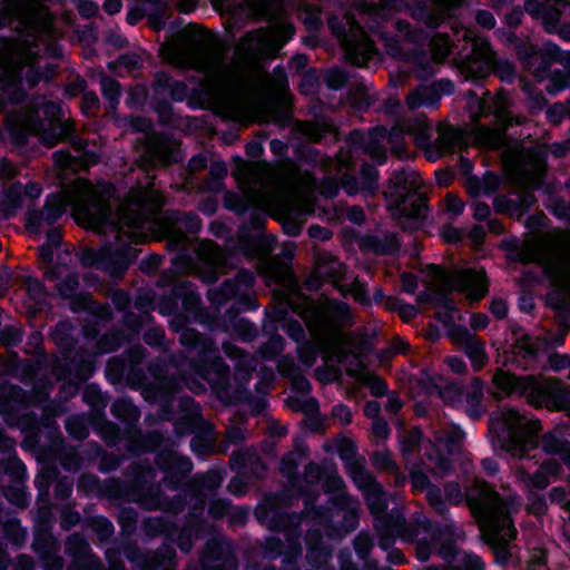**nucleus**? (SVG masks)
Listing matches in <instances>:
<instances>
[{"mask_svg":"<svg viewBox=\"0 0 570 570\" xmlns=\"http://www.w3.org/2000/svg\"><path fill=\"white\" fill-rule=\"evenodd\" d=\"M472 513L480 522L485 540L497 548V559L505 560L504 546L514 538L515 530L509 518L511 509L485 483L466 494Z\"/></svg>","mask_w":570,"mask_h":570,"instance_id":"f257e3e1","label":"nucleus"},{"mask_svg":"<svg viewBox=\"0 0 570 570\" xmlns=\"http://www.w3.org/2000/svg\"><path fill=\"white\" fill-rule=\"evenodd\" d=\"M426 272L432 277V285L462 291L471 301H479L487 293L488 286L483 269H462L449 273L431 265Z\"/></svg>","mask_w":570,"mask_h":570,"instance_id":"f03ea898","label":"nucleus"},{"mask_svg":"<svg viewBox=\"0 0 570 570\" xmlns=\"http://www.w3.org/2000/svg\"><path fill=\"white\" fill-rule=\"evenodd\" d=\"M500 419L511 435L507 450L515 456H522L528 449L533 446L531 438L539 430V423L528 420L511 409L503 410L500 413Z\"/></svg>","mask_w":570,"mask_h":570,"instance_id":"7ed1b4c3","label":"nucleus"},{"mask_svg":"<svg viewBox=\"0 0 570 570\" xmlns=\"http://www.w3.org/2000/svg\"><path fill=\"white\" fill-rule=\"evenodd\" d=\"M289 23H281L267 31L248 35L240 45V50L254 56L274 55L293 35Z\"/></svg>","mask_w":570,"mask_h":570,"instance_id":"20e7f679","label":"nucleus"},{"mask_svg":"<svg viewBox=\"0 0 570 570\" xmlns=\"http://www.w3.org/2000/svg\"><path fill=\"white\" fill-rule=\"evenodd\" d=\"M330 24L345 48L347 59L357 66L364 65L373 55V43L367 38L362 28L354 21L347 19L348 32L341 30L335 26V19L330 20Z\"/></svg>","mask_w":570,"mask_h":570,"instance_id":"39448f33","label":"nucleus"},{"mask_svg":"<svg viewBox=\"0 0 570 570\" xmlns=\"http://www.w3.org/2000/svg\"><path fill=\"white\" fill-rule=\"evenodd\" d=\"M184 31L191 36V41L195 45L194 53L187 65L198 70L217 72L220 69V56L209 47L200 30L196 26H188Z\"/></svg>","mask_w":570,"mask_h":570,"instance_id":"423d86ee","label":"nucleus"},{"mask_svg":"<svg viewBox=\"0 0 570 570\" xmlns=\"http://www.w3.org/2000/svg\"><path fill=\"white\" fill-rule=\"evenodd\" d=\"M148 202H150L149 191L141 189L135 190L129 195L128 200L119 210L118 228H127L125 233L130 238L138 237L136 229L142 224L141 209Z\"/></svg>","mask_w":570,"mask_h":570,"instance_id":"0eeeda50","label":"nucleus"},{"mask_svg":"<svg viewBox=\"0 0 570 570\" xmlns=\"http://www.w3.org/2000/svg\"><path fill=\"white\" fill-rule=\"evenodd\" d=\"M547 275L561 286L570 284V254L553 250L541 258Z\"/></svg>","mask_w":570,"mask_h":570,"instance_id":"6e6552de","label":"nucleus"},{"mask_svg":"<svg viewBox=\"0 0 570 570\" xmlns=\"http://www.w3.org/2000/svg\"><path fill=\"white\" fill-rule=\"evenodd\" d=\"M451 338L464 350L475 370H480L485 364L487 355L483 344L473 340L466 330H454Z\"/></svg>","mask_w":570,"mask_h":570,"instance_id":"1a4fd4ad","label":"nucleus"},{"mask_svg":"<svg viewBox=\"0 0 570 570\" xmlns=\"http://www.w3.org/2000/svg\"><path fill=\"white\" fill-rule=\"evenodd\" d=\"M540 390L543 397L542 403L548 406L560 405L568 394L566 384L556 379H548L543 381Z\"/></svg>","mask_w":570,"mask_h":570,"instance_id":"9d476101","label":"nucleus"},{"mask_svg":"<svg viewBox=\"0 0 570 570\" xmlns=\"http://www.w3.org/2000/svg\"><path fill=\"white\" fill-rule=\"evenodd\" d=\"M31 130L32 132L39 135L43 144L51 147L66 138L71 129L69 124L50 121L48 129L32 128Z\"/></svg>","mask_w":570,"mask_h":570,"instance_id":"9b49d317","label":"nucleus"},{"mask_svg":"<svg viewBox=\"0 0 570 570\" xmlns=\"http://www.w3.org/2000/svg\"><path fill=\"white\" fill-rule=\"evenodd\" d=\"M66 200L62 196L52 197L47 206L45 212L31 214L28 219V226L41 224L42 219L53 220L57 219L65 212Z\"/></svg>","mask_w":570,"mask_h":570,"instance_id":"f8f14e48","label":"nucleus"},{"mask_svg":"<svg viewBox=\"0 0 570 570\" xmlns=\"http://www.w3.org/2000/svg\"><path fill=\"white\" fill-rule=\"evenodd\" d=\"M391 183L395 186V194L403 197L404 191L416 189L419 187L417 175L415 173L402 171L396 174Z\"/></svg>","mask_w":570,"mask_h":570,"instance_id":"ddd939ff","label":"nucleus"},{"mask_svg":"<svg viewBox=\"0 0 570 570\" xmlns=\"http://www.w3.org/2000/svg\"><path fill=\"white\" fill-rule=\"evenodd\" d=\"M558 470L559 466L557 463L548 462L532 478H529V480L527 481V485L543 489L549 484L547 474H556Z\"/></svg>","mask_w":570,"mask_h":570,"instance_id":"4468645a","label":"nucleus"},{"mask_svg":"<svg viewBox=\"0 0 570 570\" xmlns=\"http://www.w3.org/2000/svg\"><path fill=\"white\" fill-rule=\"evenodd\" d=\"M76 194L80 202L87 204H94L98 200V190L90 183L85 180H78L76 183Z\"/></svg>","mask_w":570,"mask_h":570,"instance_id":"2eb2a0df","label":"nucleus"},{"mask_svg":"<svg viewBox=\"0 0 570 570\" xmlns=\"http://www.w3.org/2000/svg\"><path fill=\"white\" fill-rule=\"evenodd\" d=\"M430 95H431V89L426 88V87H422L407 96L406 104H407L409 108H411V109H415V108L425 106V105L430 104Z\"/></svg>","mask_w":570,"mask_h":570,"instance_id":"dca6fc26","label":"nucleus"},{"mask_svg":"<svg viewBox=\"0 0 570 570\" xmlns=\"http://www.w3.org/2000/svg\"><path fill=\"white\" fill-rule=\"evenodd\" d=\"M473 384H474V392L468 396L466 401H468L469 405L471 406V409L469 410L470 415L473 417H478L480 415L481 411L474 410V407H478L481 404L482 384L478 380H475L473 382Z\"/></svg>","mask_w":570,"mask_h":570,"instance_id":"f3484780","label":"nucleus"},{"mask_svg":"<svg viewBox=\"0 0 570 570\" xmlns=\"http://www.w3.org/2000/svg\"><path fill=\"white\" fill-rule=\"evenodd\" d=\"M101 89L104 95L110 100L111 107H115L119 97V85L110 78L101 80Z\"/></svg>","mask_w":570,"mask_h":570,"instance_id":"a211bd4d","label":"nucleus"},{"mask_svg":"<svg viewBox=\"0 0 570 570\" xmlns=\"http://www.w3.org/2000/svg\"><path fill=\"white\" fill-rule=\"evenodd\" d=\"M377 176V170L372 166L362 169L363 185L367 193L372 194L375 190Z\"/></svg>","mask_w":570,"mask_h":570,"instance_id":"6ab92c4d","label":"nucleus"},{"mask_svg":"<svg viewBox=\"0 0 570 570\" xmlns=\"http://www.w3.org/2000/svg\"><path fill=\"white\" fill-rule=\"evenodd\" d=\"M362 380L364 383H366L371 387L373 395L380 396L385 393L386 386H385L384 382L380 377L375 376L374 374L366 373Z\"/></svg>","mask_w":570,"mask_h":570,"instance_id":"aec40b11","label":"nucleus"},{"mask_svg":"<svg viewBox=\"0 0 570 570\" xmlns=\"http://www.w3.org/2000/svg\"><path fill=\"white\" fill-rule=\"evenodd\" d=\"M444 207L452 215H460L463 212V203L454 195L449 194L444 199Z\"/></svg>","mask_w":570,"mask_h":570,"instance_id":"412c9836","label":"nucleus"},{"mask_svg":"<svg viewBox=\"0 0 570 570\" xmlns=\"http://www.w3.org/2000/svg\"><path fill=\"white\" fill-rule=\"evenodd\" d=\"M419 125H420L419 132L417 134L412 132V134L414 135L416 142L422 146V145L426 144L429 140L430 126L424 120H420Z\"/></svg>","mask_w":570,"mask_h":570,"instance_id":"4be33fe9","label":"nucleus"},{"mask_svg":"<svg viewBox=\"0 0 570 570\" xmlns=\"http://www.w3.org/2000/svg\"><path fill=\"white\" fill-rule=\"evenodd\" d=\"M494 383L502 389H510L513 385V377L509 373L498 372L493 377Z\"/></svg>","mask_w":570,"mask_h":570,"instance_id":"5701e85b","label":"nucleus"},{"mask_svg":"<svg viewBox=\"0 0 570 570\" xmlns=\"http://www.w3.org/2000/svg\"><path fill=\"white\" fill-rule=\"evenodd\" d=\"M493 315H495L498 318H502L508 313V306L507 303L502 299L493 301L490 307Z\"/></svg>","mask_w":570,"mask_h":570,"instance_id":"b1692460","label":"nucleus"},{"mask_svg":"<svg viewBox=\"0 0 570 570\" xmlns=\"http://www.w3.org/2000/svg\"><path fill=\"white\" fill-rule=\"evenodd\" d=\"M490 215V207L484 203L473 204V216L478 220H483Z\"/></svg>","mask_w":570,"mask_h":570,"instance_id":"393cba45","label":"nucleus"},{"mask_svg":"<svg viewBox=\"0 0 570 570\" xmlns=\"http://www.w3.org/2000/svg\"><path fill=\"white\" fill-rule=\"evenodd\" d=\"M333 415L343 424L350 423L351 421V412L344 405L335 406L333 410Z\"/></svg>","mask_w":570,"mask_h":570,"instance_id":"a878e982","label":"nucleus"},{"mask_svg":"<svg viewBox=\"0 0 570 570\" xmlns=\"http://www.w3.org/2000/svg\"><path fill=\"white\" fill-rule=\"evenodd\" d=\"M549 364L551 368L558 371L566 367L569 364V360L566 356L554 354L549 357Z\"/></svg>","mask_w":570,"mask_h":570,"instance_id":"bb28decb","label":"nucleus"},{"mask_svg":"<svg viewBox=\"0 0 570 570\" xmlns=\"http://www.w3.org/2000/svg\"><path fill=\"white\" fill-rule=\"evenodd\" d=\"M417 284L416 279L411 274H403L402 275V288L407 293H414L416 289Z\"/></svg>","mask_w":570,"mask_h":570,"instance_id":"cd10ccee","label":"nucleus"},{"mask_svg":"<svg viewBox=\"0 0 570 570\" xmlns=\"http://www.w3.org/2000/svg\"><path fill=\"white\" fill-rule=\"evenodd\" d=\"M411 480H412V484L415 489H425L429 483L426 475L421 472H412Z\"/></svg>","mask_w":570,"mask_h":570,"instance_id":"c85d7f7f","label":"nucleus"},{"mask_svg":"<svg viewBox=\"0 0 570 570\" xmlns=\"http://www.w3.org/2000/svg\"><path fill=\"white\" fill-rule=\"evenodd\" d=\"M426 206L423 200H420L419 204L414 206V208L407 214L409 218L415 220H420L425 215Z\"/></svg>","mask_w":570,"mask_h":570,"instance_id":"c756f323","label":"nucleus"},{"mask_svg":"<svg viewBox=\"0 0 570 570\" xmlns=\"http://www.w3.org/2000/svg\"><path fill=\"white\" fill-rule=\"evenodd\" d=\"M476 20L485 28H492L495 24L493 16L488 11H480L476 16Z\"/></svg>","mask_w":570,"mask_h":570,"instance_id":"7c9ffc66","label":"nucleus"},{"mask_svg":"<svg viewBox=\"0 0 570 570\" xmlns=\"http://www.w3.org/2000/svg\"><path fill=\"white\" fill-rule=\"evenodd\" d=\"M399 314L402 317V320H404L405 322H409L415 316L416 309L412 305L403 304V305H400V307H399Z\"/></svg>","mask_w":570,"mask_h":570,"instance_id":"2f4dec72","label":"nucleus"},{"mask_svg":"<svg viewBox=\"0 0 570 570\" xmlns=\"http://www.w3.org/2000/svg\"><path fill=\"white\" fill-rule=\"evenodd\" d=\"M16 78V67L8 65L0 66V81L7 82Z\"/></svg>","mask_w":570,"mask_h":570,"instance_id":"473e14b6","label":"nucleus"},{"mask_svg":"<svg viewBox=\"0 0 570 570\" xmlns=\"http://www.w3.org/2000/svg\"><path fill=\"white\" fill-rule=\"evenodd\" d=\"M446 499L452 503H458L462 499L460 488L455 484L450 485L446 490Z\"/></svg>","mask_w":570,"mask_h":570,"instance_id":"72a5a7b5","label":"nucleus"},{"mask_svg":"<svg viewBox=\"0 0 570 570\" xmlns=\"http://www.w3.org/2000/svg\"><path fill=\"white\" fill-rule=\"evenodd\" d=\"M488 325V317L483 314H475L471 316V326L474 330H482Z\"/></svg>","mask_w":570,"mask_h":570,"instance_id":"f704fd0d","label":"nucleus"},{"mask_svg":"<svg viewBox=\"0 0 570 570\" xmlns=\"http://www.w3.org/2000/svg\"><path fill=\"white\" fill-rule=\"evenodd\" d=\"M428 500L430 501V503L439 511L442 510L443 505L440 501V493L438 490L435 489H429L428 490Z\"/></svg>","mask_w":570,"mask_h":570,"instance_id":"c9c22d12","label":"nucleus"},{"mask_svg":"<svg viewBox=\"0 0 570 570\" xmlns=\"http://www.w3.org/2000/svg\"><path fill=\"white\" fill-rule=\"evenodd\" d=\"M373 431L381 439H385L389 434L387 424L384 421L380 420L373 423Z\"/></svg>","mask_w":570,"mask_h":570,"instance_id":"e433bc0d","label":"nucleus"},{"mask_svg":"<svg viewBox=\"0 0 570 570\" xmlns=\"http://www.w3.org/2000/svg\"><path fill=\"white\" fill-rule=\"evenodd\" d=\"M462 438H463V433L460 431H455L453 439H451L449 441L445 440L443 436L439 435V436H436V446L438 448L448 446V443L459 442Z\"/></svg>","mask_w":570,"mask_h":570,"instance_id":"4c0bfd02","label":"nucleus"},{"mask_svg":"<svg viewBox=\"0 0 570 570\" xmlns=\"http://www.w3.org/2000/svg\"><path fill=\"white\" fill-rule=\"evenodd\" d=\"M448 364L451 367V370L455 373H462L465 370L464 362L459 357H449Z\"/></svg>","mask_w":570,"mask_h":570,"instance_id":"58836bf2","label":"nucleus"},{"mask_svg":"<svg viewBox=\"0 0 570 570\" xmlns=\"http://www.w3.org/2000/svg\"><path fill=\"white\" fill-rule=\"evenodd\" d=\"M308 233H309L311 237H314V238H318V239H328L330 238V233L320 226L309 227Z\"/></svg>","mask_w":570,"mask_h":570,"instance_id":"ea45409f","label":"nucleus"},{"mask_svg":"<svg viewBox=\"0 0 570 570\" xmlns=\"http://www.w3.org/2000/svg\"><path fill=\"white\" fill-rule=\"evenodd\" d=\"M104 8L108 13L114 14L120 11L121 2L120 0H106Z\"/></svg>","mask_w":570,"mask_h":570,"instance_id":"a19ab883","label":"nucleus"},{"mask_svg":"<svg viewBox=\"0 0 570 570\" xmlns=\"http://www.w3.org/2000/svg\"><path fill=\"white\" fill-rule=\"evenodd\" d=\"M77 424L76 420H69L67 422V428L71 434H73L76 438L81 439L83 438L86 433V429L83 426H80L78 430H75L73 426Z\"/></svg>","mask_w":570,"mask_h":570,"instance_id":"79ce46f5","label":"nucleus"},{"mask_svg":"<svg viewBox=\"0 0 570 570\" xmlns=\"http://www.w3.org/2000/svg\"><path fill=\"white\" fill-rule=\"evenodd\" d=\"M56 163L60 167H69L70 166V156L67 153L58 151L55 154Z\"/></svg>","mask_w":570,"mask_h":570,"instance_id":"37998d69","label":"nucleus"},{"mask_svg":"<svg viewBox=\"0 0 570 570\" xmlns=\"http://www.w3.org/2000/svg\"><path fill=\"white\" fill-rule=\"evenodd\" d=\"M442 236L446 242H456L460 237L459 232L455 228L444 229Z\"/></svg>","mask_w":570,"mask_h":570,"instance_id":"c03bdc74","label":"nucleus"},{"mask_svg":"<svg viewBox=\"0 0 570 570\" xmlns=\"http://www.w3.org/2000/svg\"><path fill=\"white\" fill-rule=\"evenodd\" d=\"M364 411L367 416H375L380 411V406L376 402H368Z\"/></svg>","mask_w":570,"mask_h":570,"instance_id":"a18cd8bd","label":"nucleus"},{"mask_svg":"<svg viewBox=\"0 0 570 570\" xmlns=\"http://www.w3.org/2000/svg\"><path fill=\"white\" fill-rule=\"evenodd\" d=\"M470 235H471V238H472L476 244H479V243H481V242H482V239H483V237H484V230H483L481 227L476 226V227H474V228L471 230V234H470Z\"/></svg>","mask_w":570,"mask_h":570,"instance_id":"49530a36","label":"nucleus"},{"mask_svg":"<svg viewBox=\"0 0 570 570\" xmlns=\"http://www.w3.org/2000/svg\"><path fill=\"white\" fill-rule=\"evenodd\" d=\"M79 9L85 16H91L95 12V6L90 1H83Z\"/></svg>","mask_w":570,"mask_h":570,"instance_id":"de8ad7c7","label":"nucleus"},{"mask_svg":"<svg viewBox=\"0 0 570 570\" xmlns=\"http://www.w3.org/2000/svg\"><path fill=\"white\" fill-rule=\"evenodd\" d=\"M86 108H94L98 105V98L94 94H86L83 96Z\"/></svg>","mask_w":570,"mask_h":570,"instance_id":"09e8293b","label":"nucleus"},{"mask_svg":"<svg viewBox=\"0 0 570 570\" xmlns=\"http://www.w3.org/2000/svg\"><path fill=\"white\" fill-rule=\"evenodd\" d=\"M327 81L332 87H338L343 81V76L338 72H333L328 76Z\"/></svg>","mask_w":570,"mask_h":570,"instance_id":"8fccbe9b","label":"nucleus"},{"mask_svg":"<svg viewBox=\"0 0 570 570\" xmlns=\"http://www.w3.org/2000/svg\"><path fill=\"white\" fill-rule=\"evenodd\" d=\"M41 193V189L39 186L31 184L26 187V194L30 195L31 197H38Z\"/></svg>","mask_w":570,"mask_h":570,"instance_id":"3c124183","label":"nucleus"},{"mask_svg":"<svg viewBox=\"0 0 570 570\" xmlns=\"http://www.w3.org/2000/svg\"><path fill=\"white\" fill-rule=\"evenodd\" d=\"M483 466L489 473H495L498 471L497 463L489 459L483 461Z\"/></svg>","mask_w":570,"mask_h":570,"instance_id":"603ef678","label":"nucleus"},{"mask_svg":"<svg viewBox=\"0 0 570 570\" xmlns=\"http://www.w3.org/2000/svg\"><path fill=\"white\" fill-rule=\"evenodd\" d=\"M40 256L43 261H51L52 259V253L51 248L49 246H42L40 248Z\"/></svg>","mask_w":570,"mask_h":570,"instance_id":"864d4df0","label":"nucleus"},{"mask_svg":"<svg viewBox=\"0 0 570 570\" xmlns=\"http://www.w3.org/2000/svg\"><path fill=\"white\" fill-rule=\"evenodd\" d=\"M429 458H430L431 461L434 460V458L431 454H429ZM435 464L439 466L441 473L446 469L445 461L443 459L439 458V456L435 458Z\"/></svg>","mask_w":570,"mask_h":570,"instance_id":"5fc2aeb1","label":"nucleus"},{"mask_svg":"<svg viewBox=\"0 0 570 570\" xmlns=\"http://www.w3.org/2000/svg\"><path fill=\"white\" fill-rule=\"evenodd\" d=\"M401 406V403L397 401V400H394V399H390L389 400V407L392 412H395L400 409Z\"/></svg>","mask_w":570,"mask_h":570,"instance_id":"6e6d98bb","label":"nucleus"},{"mask_svg":"<svg viewBox=\"0 0 570 570\" xmlns=\"http://www.w3.org/2000/svg\"><path fill=\"white\" fill-rule=\"evenodd\" d=\"M289 461L291 459L287 458V459H284L283 460V465H282V470L286 473H289L292 469H294V464H291L289 465Z\"/></svg>","mask_w":570,"mask_h":570,"instance_id":"4d7b16f0","label":"nucleus"},{"mask_svg":"<svg viewBox=\"0 0 570 570\" xmlns=\"http://www.w3.org/2000/svg\"><path fill=\"white\" fill-rule=\"evenodd\" d=\"M471 562H472L474 570H481L483 567V563L481 562L480 558H478V557H472Z\"/></svg>","mask_w":570,"mask_h":570,"instance_id":"13d9d810","label":"nucleus"},{"mask_svg":"<svg viewBox=\"0 0 570 570\" xmlns=\"http://www.w3.org/2000/svg\"><path fill=\"white\" fill-rule=\"evenodd\" d=\"M490 227H491V229H492L493 232H495V233H500V232H501V229H502L501 224H500V223H498V222H491V223H490Z\"/></svg>","mask_w":570,"mask_h":570,"instance_id":"bf43d9fd","label":"nucleus"},{"mask_svg":"<svg viewBox=\"0 0 570 570\" xmlns=\"http://www.w3.org/2000/svg\"><path fill=\"white\" fill-rule=\"evenodd\" d=\"M31 287H32V288H35V289H37V291H39V292H42V286H41L37 281H32V282L30 283V288H31Z\"/></svg>","mask_w":570,"mask_h":570,"instance_id":"052dcab7","label":"nucleus"},{"mask_svg":"<svg viewBox=\"0 0 570 570\" xmlns=\"http://www.w3.org/2000/svg\"><path fill=\"white\" fill-rule=\"evenodd\" d=\"M544 448H546V450H547V451H549V452H556V451H557V449H556V448H553L552 445H550V444H549V439H547V440L544 441Z\"/></svg>","mask_w":570,"mask_h":570,"instance_id":"680f3d73","label":"nucleus"},{"mask_svg":"<svg viewBox=\"0 0 570 570\" xmlns=\"http://www.w3.org/2000/svg\"><path fill=\"white\" fill-rule=\"evenodd\" d=\"M562 37L566 40H570V27L561 31Z\"/></svg>","mask_w":570,"mask_h":570,"instance_id":"e2e57ef3","label":"nucleus"},{"mask_svg":"<svg viewBox=\"0 0 570 570\" xmlns=\"http://www.w3.org/2000/svg\"><path fill=\"white\" fill-rule=\"evenodd\" d=\"M336 307H337V309H338L341 313H343V314L347 313V306H346L345 304H337V306H336Z\"/></svg>","mask_w":570,"mask_h":570,"instance_id":"0e129e2a","label":"nucleus"},{"mask_svg":"<svg viewBox=\"0 0 570 570\" xmlns=\"http://www.w3.org/2000/svg\"><path fill=\"white\" fill-rule=\"evenodd\" d=\"M498 101H499V104H500V105H499V109H503V107L505 106V104H504V97L500 96V97L498 98Z\"/></svg>","mask_w":570,"mask_h":570,"instance_id":"69168bd1","label":"nucleus"},{"mask_svg":"<svg viewBox=\"0 0 570 570\" xmlns=\"http://www.w3.org/2000/svg\"><path fill=\"white\" fill-rule=\"evenodd\" d=\"M354 220H362L363 219V213L361 210L357 212V214H355V216L353 217Z\"/></svg>","mask_w":570,"mask_h":570,"instance_id":"338daca9","label":"nucleus"},{"mask_svg":"<svg viewBox=\"0 0 570 570\" xmlns=\"http://www.w3.org/2000/svg\"><path fill=\"white\" fill-rule=\"evenodd\" d=\"M308 383L305 381V380H302L301 381V389L304 391V390H308Z\"/></svg>","mask_w":570,"mask_h":570,"instance_id":"774afa93","label":"nucleus"}]
</instances>
